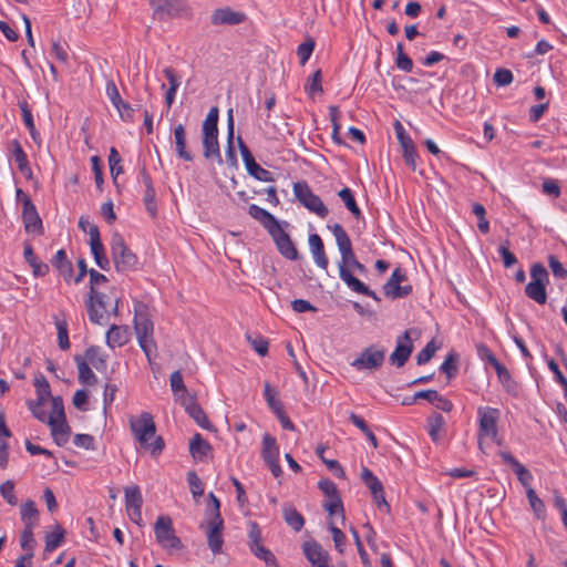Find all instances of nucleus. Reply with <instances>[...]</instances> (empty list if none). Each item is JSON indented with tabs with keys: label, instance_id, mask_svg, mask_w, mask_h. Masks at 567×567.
I'll list each match as a JSON object with an SVG mask.
<instances>
[{
	"label": "nucleus",
	"instance_id": "1",
	"mask_svg": "<svg viewBox=\"0 0 567 567\" xmlns=\"http://www.w3.org/2000/svg\"><path fill=\"white\" fill-rule=\"evenodd\" d=\"M130 427L137 442L152 455L156 456L164 449V440L156 435V425L153 416L148 412H143L138 416L130 417Z\"/></svg>",
	"mask_w": 567,
	"mask_h": 567
},
{
	"label": "nucleus",
	"instance_id": "2",
	"mask_svg": "<svg viewBox=\"0 0 567 567\" xmlns=\"http://www.w3.org/2000/svg\"><path fill=\"white\" fill-rule=\"evenodd\" d=\"M134 329L141 349L145 353L147 361L152 363L153 355L156 352V343L153 338L154 326L144 303L135 306Z\"/></svg>",
	"mask_w": 567,
	"mask_h": 567
},
{
	"label": "nucleus",
	"instance_id": "3",
	"mask_svg": "<svg viewBox=\"0 0 567 567\" xmlns=\"http://www.w3.org/2000/svg\"><path fill=\"white\" fill-rule=\"evenodd\" d=\"M328 228L332 231L341 255V261L339 262V276L343 282L349 286L350 279H357L350 271L352 260L357 259L350 237L340 224L328 226Z\"/></svg>",
	"mask_w": 567,
	"mask_h": 567
},
{
	"label": "nucleus",
	"instance_id": "4",
	"mask_svg": "<svg viewBox=\"0 0 567 567\" xmlns=\"http://www.w3.org/2000/svg\"><path fill=\"white\" fill-rule=\"evenodd\" d=\"M478 432L477 443L482 453L488 454L496 442V410L489 406L477 409Z\"/></svg>",
	"mask_w": 567,
	"mask_h": 567
},
{
	"label": "nucleus",
	"instance_id": "5",
	"mask_svg": "<svg viewBox=\"0 0 567 567\" xmlns=\"http://www.w3.org/2000/svg\"><path fill=\"white\" fill-rule=\"evenodd\" d=\"M111 254L117 271L127 272L136 268L137 257L126 246L123 237L120 234H114L112 236Z\"/></svg>",
	"mask_w": 567,
	"mask_h": 567
},
{
	"label": "nucleus",
	"instance_id": "6",
	"mask_svg": "<svg viewBox=\"0 0 567 567\" xmlns=\"http://www.w3.org/2000/svg\"><path fill=\"white\" fill-rule=\"evenodd\" d=\"M532 281L525 287L526 296L544 305L547 301L546 284L548 282V272L542 264L533 265L530 269Z\"/></svg>",
	"mask_w": 567,
	"mask_h": 567
},
{
	"label": "nucleus",
	"instance_id": "7",
	"mask_svg": "<svg viewBox=\"0 0 567 567\" xmlns=\"http://www.w3.org/2000/svg\"><path fill=\"white\" fill-rule=\"evenodd\" d=\"M295 197L308 210L316 214L320 218H324L329 214V209L323 204L321 198L313 194L307 182H297L293 184Z\"/></svg>",
	"mask_w": 567,
	"mask_h": 567
},
{
	"label": "nucleus",
	"instance_id": "8",
	"mask_svg": "<svg viewBox=\"0 0 567 567\" xmlns=\"http://www.w3.org/2000/svg\"><path fill=\"white\" fill-rule=\"evenodd\" d=\"M157 543L167 550H181L183 544L175 535L173 522L169 516H159L154 526Z\"/></svg>",
	"mask_w": 567,
	"mask_h": 567
},
{
	"label": "nucleus",
	"instance_id": "9",
	"mask_svg": "<svg viewBox=\"0 0 567 567\" xmlns=\"http://www.w3.org/2000/svg\"><path fill=\"white\" fill-rule=\"evenodd\" d=\"M384 360L385 350L370 346L360 352L359 357L351 362V367L358 371L373 373L383 365Z\"/></svg>",
	"mask_w": 567,
	"mask_h": 567
},
{
	"label": "nucleus",
	"instance_id": "10",
	"mask_svg": "<svg viewBox=\"0 0 567 567\" xmlns=\"http://www.w3.org/2000/svg\"><path fill=\"white\" fill-rule=\"evenodd\" d=\"M202 528H205L207 545L214 555L221 553L224 545L223 529L224 519L223 517H208L200 524Z\"/></svg>",
	"mask_w": 567,
	"mask_h": 567
},
{
	"label": "nucleus",
	"instance_id": "11",
	"mask_svg": "<svg viewBox=\"0 0 567 567\" xmlns=\"http://www.w3.org/2000/svg\"><path fill=\"white\" fill-rule=\"evenodd\" d=\"M238 147L243 157V161L245 163L247 172L255 177L256 179L260 182H274V175L271 172L262 168L254 158L250 150L245 144L241 136L237 137Z\"/></svg>",
	"mask_w": 567,
	"mask_h": 567
},
{
	"label": "nucleus",
	"instance_id": "12",
	"mask_svg": "<svg viewBox=\"0 0 567 567\" xmlns=\"http://www.w3.org/2000/svg\"><path fill=\"white\" fill-rule=\"evenodd\" d=\"M413 330H405L396 339L394 351L390 354V362L396 367H403L413 351L411 333Z\"/></svg>",
	"mask_w": 567,
	"mask_h": 567
},
{
	"label": "nucleus",
	"instance_id": "13",
	"mask_svg": "<svg viewBox=\"0 0 567 567\" xmlns=\"http://www.w3.org/2000/svg\"><path fill=\"white\" fill-rule=\"evenodd\" d=\"M406 279L405 271L401 268H395L389 280L383 286V292L386 297L392 299L405 297L411 293V286H400Z\"/></svg>",
	"mask_w": 567,
	"mask_h": 567
},
{
	"label": "nucleus",
	"instance_id": "14",
	"mask_svg": "<svg viewBox=\"0 0 567 567\" xmlns=\"http://www.w3.org/2000/svg\"><path fill=\"white\" fill-rule=\"evenodd\" d=\"M23 212L22 219L24 229L27 233H35L38 235L43 234L42 220L38 214V210L29 196L23 198Z\"/></svg>",
	"mask_w": 567,
	"mask_h": 567
},
{
	"label": "nucleus",
	"instance_id": "15",
	"mask_svg": "<svg viewBox=\"0 0 567 567\" xmlns=\"http://www.w3.org/2000/svg\"><path fill=\"white\" fill-rule=\"evenodd\" d=\"M274 238L278 250L280 254L289 260H297L299 258V254L297 248L295 247L290 236L281 228V226H277L274 230L269 233Z\"/></svg>",
	"mask_w": 567,
	"mask_h": 567
},
{
	"label": "nucleus",
	"instance_id": "16",
	"mask_svg": "<svg viewBox=\"0 0 567 567\" xmlns=\"http://www.w3.org/2000/svg\"><path fill=\"white\" fill-rule=\"evenodd\" d=\"M91 252L96 265L102 270L110 269V260L105 255L104 246L101 241L100 230L97 226H91L89 230Z\"/></svg>",
	"mask_w": 567,
	"mask_h": 567
},
{
	"label": "nucleus",
	"instance_id": "17",
	"mask_svg": "<svg viewBox=\"0 0 567 567\" xmlns=\"http://www.w3.org/2000/svg\"><path fill=\"white\" fill-rule=\"evenodd\" d=\"M361 478L369 487L372 495H380L379 509L389 513L390 505L385 501L383 485L380 480L367 467H363Z\"/></svg>",
	"mask_w": 567,
	"mask_h": 567
},
{
	"label": "nucleus",
	"instance_id": "18",
	"mask_svg": "<svg viewBox=\"0 0 567 567\" xmlns=\"http://www.w3.org/2000/svg\"><path fill=\"white\" fill-rule=\"evenodd\" d=\"M246 16L243 12H236L230 8L216 9L210 18L214 25H236L245 20Z\"/></svg>",
	"mask_w": 567,
	"mask_h": 567
},
{
	"label": "nucleus",
	"instance_id": "19",
	"mask_svg": "<svg viewBox=\"0 0 567 567\" xmlns=\"http://www.w3.org/2000/svg\"><path fill=\"white\" fill-rule=\"evenodd\" d=\"M235 121L234 111L229 109L227 112V147L225 152V162L229 167H237V155L234 146Z\"/></svg>",
	"mask_w": 567,
	"mask_h": 567
},
{
	"label": "nucleus",
	"instance_id": "20",
	"mask_svg": "<svg viewBox=\"0 0 567 567\" xmlns=\"http://www.w3.org/2000/svg\"><path fill=\"white\" fill-rule=\"evenodd\" d=\"M308 243L316 265L322 270L327 271L329 259L326 255L321 237L318 234H311L309 236Z\"/></svg>",
	"mask_w": 567,
	"mask_h": 567
},
{
	"label": "nucleus",
	"instance_id": "21",
	"mask_svg": "<svg viewBox=\"0 0 567 567\" xmlns=\"http://www.w3.org/2000/svg\"><path fill=\"white\" fill-rule=\"evenodd\" d=\"M85 307L87 310L90 321L95 324H106L110 320L111 315H113L110 309L96 303V301L91 300L89 297L85 300Z\"/></svg>",
	"mask_w": 567,
	"mask_h": 567
},
{
	"label": "nucleus",
	"instance_id": "22",
	"mask_svg": "<svg viewBox=\"0 0 567 567\" xmlns=\"http://www.w3.org/2000/svg\"><path fill=\"white\" fill-rule=\"evenodd\" d=\"M248 213L255 220L259 221L268 230V233L279 226V223L275 216L258 205L251 204L249 206Z\"/></svg>",
	"mask_w": 567,
	"mask_h": 567
},
{
	"label": "nucleus",
	"instance_id": "23",
	"mask_svg": "<svg viewBox=\"0 0 567 567\" xmlns=\"http://www.w3.org/2000/svg\"><path fill=\"white\" fill-rule=\"evenodd\" d=\"M190 417L203 429L209 430L212 423L209 422L204 410L194 401L193 398L185 399L182 403Z\"/></svg>",
	"mask_w": 567,
	"mask_h": 567
},
{
	"label": "nucleus",
	"instance_id": "24",
	"mask_svg": "<svg viewBox=\"0 0 567 567\" xmlns=\"http://www.w3.org/2000/svg\"><path fill=\"white\" fill-rule=\"evenodd\" d=\"M203 156L206 159L215 161L218 165L223 164V157L219 151L218 136H202Z\"/></svg>",
	"mask_w": 567,
	"mask_h": 567
},
{
	"label": "nucleus",
	"instance_id": "25",
	"mask_svg": "<svg viewBox=\"0 0 567 567\" xmlns=\"http://www.w3.org/2000/svg\"><path fill=\"white\" fill-rule=\"evenodd\" d=\"M174 141L178 157L186 162H192L194 159V155L186 147V131L183 124L175 126Z\"/></svg>",
	"mask_w": 567,
	"mask_h": 567
},
{
	"label": "nucleus",
	"instance_id": "26",
	"mask_svg": "<svg viewBox=\"0 0 567 567\" xmlns=\"http://www.w3.org/2000/svg\"><path fill=\"white\" fill-rule=\"evenodd\" d=\"M416 398L427 400L444 412H450L453 409V403L449 399L443 398L436 390H421L416 392Z\"/></svg>",
	"mask_w": 567,
	"mask_h": 567
},
{
	"label": "nucleus",
	"instance_id": "27",
	"mask_svg": "<svg viewBox=\"0 0 567 567\" xmlns=\"http://www.w3.org/2000/svg\"><path fill=\"white\" fill-rule=\"evenodd\" d=\"M128 341L126 327L112 324L106 332V343L110 348L122 347Z\"/></svg>",
	"mask_w": 567,
	"mask_h": 567
},
{
	"label": "nucleus",
	"instance_id": "28",
	"mask_svg": "<svg viewBox=\"0 0 567 567\" xmlns=\"http://www.w3.org/2000/svg\"><path fill=\"white\" fill-rule=\"evenodd\" d=\"M89 298L96 303L104 306L110 309L111 312L116 316L118 310V297L111 296V293L102 292L100 290L89 291Z\"/></svg>",
	"mask_w": 567,
	"mask_h": 567
},
{
	"label": "nucleus",
	"instance_id": "29",
	"mask_svg": "<svg viewBox=\"0 0 567 567\" xmlns=\"http://www.w3.org/2000/svg\"><path fill=\"white\" fill-rule=\"evenodd\" d=\"M212 451L210 444L199 433H196L189 442V452L196 461H203Z\"/></svg>",
	"mask_w": 567,
	"mask_h": 567
},
{
	"label": "nucleus",
	"instance_id": "30",
	"mask_svg": "<svg viewBox=\"0 0 567 567\" xmlns=\"http://www.w3.org/2000/svg\"><path fill=\"white\" fill-rule=\"evenodd\" d=\"M23 256L25 261L32 267L34 276L43 277L49 272V266L37 258L30 244H24Z\"/></svg>",
	"mask_w": 567,
	"mask_h": 567
},
{
	"label": "nucleus",
	"instance_id": "31",
	"mask_svg": "<svg viewBox=\"0 0 567 567\" xmlns=\"http://www.w3.org/2000/svg\"><path fill=\"white\" fill-rule=\"evenodd\" d=\"M261 457L266 464L279 460V447L277 441L268 433L262 437Z\"/></svg>",
	"mask_w": 567,
	"mask_h": 567
},
{
	"label": "nucleus",
	"instance_id": "32",
	"mask_svg": "<svg viewBox=\"0 0 567 567\" xmlns=\"http://www.w3.org/2000/svg\"><path fill=\"white\" fill-rule=\"evenodd\" d=\"M51 262L65 280L71 279L73 267L64 249L58 250Z\"/></svg>",
	"mask_w": 567,
	"mask_h": 567
},
{
	"label": "nucleus",
	"instance_id": "33",
	"mask_svg": "<svg viewBox=\"0 0 567 567\" xmlns=\"http://www.w3.org/2000/svg\"><path fill=\"white\" fill-rule=\"evenodd\" d=\"M218 107L212 106L203 122L202 136H218Z\"/></svg>",
	"mask_w": 567,
	"mask_h": 567
},
{
	"label": "nucleus",
	"instance_id": "34",
	"mask_svg": "<svg viewBox=\"0 0 567 567\" xmlns=\"http://www.w3.org/2000/svg\"><path fill=\"white\" fill-rule=\"evenodd\" d=\"M405 164L412 169H416V159L419 157L415 144L410 136L403 137V140L399 141Z\"/></svg>",
	"mask_w": 567,
	"mask_h": 567
},
{
	"label": "nucleus",
	"instance_id": "35",
	"mask_svg": "<svg viewBox=\"0 0 567 567\" xmlns=\"http://www.w3.org/2000/svg\"><path fill=\"white\" fill-rule=\"evenodd\" d=\"M172 391L177 400L182 403L185 399H190L188 395L187 388L184 383L183 375L181 371H174L169 378Z\"/></svg>",
	"mask_w": 567,
	"mask_h": 567
},
{
	"label": "nucleus",
	"instance_id": "36",
	"mask_svg": "<svg viewBox=\"0 0 567 567\" xmlns=\"http://www.w3.org/2000/svg\"><path fill=\"white\" fill-rule=\"evenodd\" d=\"M49 426L51 427V435L56 445H65L70 436V426L68 425L66 420L53 422V425Z\"/></svg>",
	"mask_w": 567,
	"mask_h": 567
},
{
	"label": "nucleus",
	"instance_id": "37",
	"mask_svg": "<svg viewBox=\"0 0 567 567\" xmlns=\"http://www.w3.org/2000/svg\"><path fill=\"white\" fill-rule=\"evenodd\" d=\"M151 4L158 11L167 14H177L185 7L184 0H150Z\"/></svg>",
	"mask_w": 567,
	"mask_h": 567
},
{
	"label": "nucleus",
	"instance_id": "38",
	"mask_svg": "<svg viewBox=\"0 0 567 567\" xmlns=\"http://www.w3.org/2000/svg\"><path fill=\"white\" fill-rule=\"evenodd\" d=\"M50 414L47 415V424L53 425V422L64 421L65 413H64V405L63 400L61 396H53L50 400Z\"/></svg>",
	"mask_w": 567,
	"mask_h": 567
},
{
	"label": "nucleus",
	"instance_id": "39",
	"mask_svg": "<svg viewBox=\"0 0 567 567\" xmlns=\"http://www.w3.org/2000/svg\"><path fill=\"white\" fill-rule=\"evenodd\" d=\"M20 515L24 527L30 523L33 528L37 526L39 511L33 501H27L20 506Z\"/></svg>",
	"mask_w": 567,
	"mask_h": 567
},
{
	"label": "nucleus",
	"instance_id": "40",
	"mask_svg": "<svg viewBox=\"0 0 567 567\" xmlns=\"http://www.w3.org/2000/svg\"><path fill=\"white\" fill-rule=\"evenodd\" d=\"M284 518L285 522L296 532H300L305 525L302 515L291 505L284 507Z\"/></svg>",
	"mask_w": 567,
	"mask_h": 567
},
{
	"label": "nucleus",
	"instance_id": "41",
	"mask_svg": "<svg viewBox=\"0 0 567 567\" xmlns=\"http://www.w3.org/2000/svg\"><path fill=\"white\" fill-rule=\"evenodd\" d=\"M75 362L79 370V381L82 384H93L96 381V375L91 370L85 359H83L81 355H75Z\"/></svg>",
	"mask_w": 567,
	"mask_h": 567
},
{
	"label": "nucleus",
	"instance_id": "42",
	"mask_svg": "<svg viewBox=\"0 0 567 567\" xmlns=\"http://www.w3.org/2000/svg\"><path fill=\"white\" fill-rule=\"evenodd\" d=\"M65 536V530L60 525H56L55 529L45 535V553H52L63 542Z\"/></svg>",
	"mask_w": 567,
	"mask_h": 567
},
{
	"label": "nucleus",
	"instance_id": "43",
	"mask_svg": "<svg viewBox=\"0 0 567 567\" xmlns=\"http://www.w3.org/2000/svg\"><path fill=\"white\" fill-rule=\"evenodd\" d=\"M498 381L502 382V384L504 385L505 390L513 396H517L519 391H520V386L518 385L517 382H515L514 380H512V377L509 374V372L506 370V368L502 364L498 363Z\"/></svg>",
	"mask_w": 567,
	"mask_h": 567
},
{
	"label": "nucleus",
	"instance_id": "44",
	"mask_svg": "<svg viewBox=\"0 0 567 567\" xmlns=\"http://www.w3.org/2000/svg\"><path fill=\"white\" fill-rule=\"evenodd\" d=\"M125 493V506L127 508H142L143 497L141 489L137 485L127 486L124 489Z\"/></svg>",
	"mask_w": 567,
	"mask_h": 567
},
{
	"label": "nucleus",
	"instance_id": "45",
	"mask_svg": "<svg viewBox=\"0 0 567 567\" xmlns=\"http://www.w3.org/2000/svg\"><path fill=\"white\" fill-rule=\"evenodd\" d=\"M249 549L255 557L262 560L267 566L278 567L276 556L262 543L250 546Z\"/></svg>",
	"mask_w": 567,
	"mask_h": 567
},
{
	"label": "nucleus",
	"instance_id": "46",
	"mask_svg": "<svg viewBox=\"0 0 567 567\" xmlns=\"http://www.w3.org/2000/svg\"><path fill=\"white\" fill-rule=\"evenodd\" d=\"M322 507L329 513L330 516L339 515L341 523L346 520L344 508L340 495L329 497L327 502L322 504Z\"/></svg>",
	"mask_w": 567,
	"mask_h": 567
},
{
	"label": "nucleus",
	"instance_id": "47",
	"mask_svg": "<svg viewBox=\"0 0 567 567\" xmlns=\"http://www.w3.org/2000/svg\"><path fill=\"white\" fill-rule=\"evenodd\" d=\"M338 196L343 202L346 207L349 209V212L355 217H361V210L359 206L357 205V202L354 199L353 193L350 188L344 187L341 190H339Z\"/></svg>",
	"mask_w": 567,
	"mask_h": 567
},
{
	"label": "nucleus",
	"instance_id": "48",
	"mask_svg": "<svg viewBox=\"0 0 567 567\" xmlns=\"http://www.w3.org/2000/svg\"><path fill=\"white\" fill-rule=\"evenodd\" d=\"M326 451V446L318 445L316 449L317 456L327 465V467L333 472V474L339 478H344L346 473L340 463L336 460H329V457H324L323 453Z\"/></svg>",
	"mask_w": 567,
	"mask_h": 567
},
{
	"label": "nucleus",
	"instance_id": "49",
	"mask_svg": "<svg viewBox=\"0 0 567 567\" xmlns=\"http://www.w3.org/2000/svg\"><path fill=\"white\" fill-rule=\"evenodd\" d=\"M444 425H445V420L439 413H435L427 419L429 435L432 439V441H434V442L439 441L440 432L442 431Z\"/></svg>",
	"mask_w": 567,
	"mask_h": 567
},
{
	"label": "nucleus",
	"instance_id": "50",
	"mask_svg": "<svg viewBox=\"0 0 567 567\" xmlns=\"http://www.w3.org/2000/svg\"><path fill=\"white\" fill-rule=\"evenodd\" d=\"M526 496L528 498L529 505L534 511L537 518H545L546 508L544 502L537 496L536 492L533 488H528L526 491Z\"/></svg>",
	"mask_w": 567,
	"mask_h": 567
},
{
	"label": "nucleus",
	"instance_id": "51",
	"mask_svg": "<svg viewBox=\"0 0 567 567\" xmlns=\"http://www.w3.org/2000/svg\"><path fill=\"white\" fill-rule=\"evenodd\" d=\"M264 395L268 406L275 412H280L282 403L277 398V391L268 383H265Z\"/></svg>",
	"mask_w": 567,
	"mask_h": 567
},
{
	"label": "nucleus",
	"instance_id": "52",
	"mask_svg": "<svg viewBox=\"0 0 567 567\" xmlns=\"http://www.w3.org/2000/svg\"><path fill=\"white\" fill-rule=\"evenodd\" d=\"M34 386L37 390L38 399L47 401L51 399L50 384L43 374H38L34 378Z\"/></svg>",
	"mask_w": 567,
	"mask_h": 567
},
{
	"label": "nucleus",
	"instance_id": "53",
	"mask_svg": "<svg viewBox=\"0 0 567 567\" xmlns=\"http://www.w3.org/2000/svg\"><path fill=\"white\" fill-rule=\"evenodd\" d=\"M89 361L96 370L105 368V359L100 354L97 347H90L85 351V361Z\"/></svg>",
	"mask_w": 567,
	"mask_h": 567
},
{
	"label": "nucleus",
	"instance_id": "54",
	"mask_svg": "<svg viewBox=\"0 0 567 567\" xmlns=\"http://www.w3.org/2000/svg\"><path fill=\"white\" fill-rule=\"evenodd\" d=\"M121 156L115 147H112L110 150L109 155V165H110V172L114 181H116V177L123 173V166L121 165Z\"/></svg>",
	"mask_w": 567,
	"mask_h": 567
},
{
	"label": "nucleus",
	"instance_id": "55",
	"mask_svg": "<svg viewBox=\"0 0 567 567\" xmlns=\"http://www.w3.org/2000/svg\"><path fill=\"white\" fill-rule=\"evenodd\" d=\"M329 530L331 532L336 549L342 554L347 542L344 533L332 520L329 522Z\"/></svg>",
	"mask_w": 567,
	"mask_h": 567
},
{
	"label": "nucleus",
	"instance_id": "56",
	"mask_svg": "<svg viewBox=\"0 0 567 567\" xmlns=\"http://www.w3.org/2000/svg\"><path fill=\"white\" fill-rule=\"evenodd\" d=\"M33 527L31 526V523L24 527L23 532L21 533L20 537V544L21 547L27 550V553H33V547L35 544L34 537H33Z\"/></svg>",
	"mask_w": 567,
	"mask_h": 567
},
{
	"label": "nucleus",
	"instance_id": "57",
	"mask_svg": "<svg viewBox=\"0 0 567 567\" xmlns=\"http://www.w3.org/2000/svg\"><path fill=\"white\" fill-rule=\"evenodd\" d=\"M322 74L321 70H317L312 76L309 79L308 83L306 84V91L310 95L321 94L322 93V85H321Z\"/></svg>",
	"mask_w": 567,
	"mask_h": 567
},
{
	"label": "nucleus",
	"instance_id": "58",
	"mask_svg": "<svg viewBox=\"0 0 567 567\" xmlns=\"http://www.w3.org/2000/svg\"><path fill=\"white\" fill-rule=\"evenodd\" d=\"M1 496L8 502L9 505L14 506L18 503V498L14 494V483L11 480L6 481L0 485Z\"/></svg>",
	"mask_w": 567,
	"mask_h": 567
},
{
	"label": "nucleus",
	"instance_id": "59",
	"mask_svg": "<svg viewBox=\"0 0 567 567\" xmlns=\"http://www.w3.org/2000/svg\"><path fill=\"white\" fill-rule=\"evenodd\" d=\"M473 213L477 217V228L482 234H487L489 230L488 220L485 218L486 212L483 205L474 204Z\"/></svg>",
	"mask_w": 567,
	"mask_h": 567
},
{
	"label": "nucleus",
	"instance_id": "60",
	"mask_svg": "<svg viewBox=\"0 0 567 567\" xmlns=\"http://www.w3.org/2000/svg\"><path fill=\"white\" fill-rule=\"evenodd\" d=\"M47 400H40L37 401H29L28 406L31 413L35 419H38L40 422L47 423V412L44 410V403Z\"/></svg>",
	"mask_w": 567,
	"mask_h": 567
},
{
	"label": "nucleus",
	"instance_id": "61",
	"mask_svg": "<svg viewBox=\"0 0 567 567\" xmlns=\"http://www.w3.org/2000/svg\"><path fill=\"white\" fill-rule=\"evenodd\" d=\"M439 347L435 344L434 340L430 341L424 349H422L417 355H416V363L417 364H425L427 363L432 357L435 354Z\"/></svg>",
	"mask_w": 567,
	"mask_h": 567
},
{
	"label": "nucleus",
	"instance_id": "62",
	"mask_svg": "<svg viewBox=\"0 0 567 567\" xmlns=\"http://www.w3.org/2000/svg\"><path fill=\"white\" fill-rule=\"evenodd\" d=\"M315 49V41L312 39H308L302 42L297 50V54L300 59V63L303 65L311 56Z\"/></svg>",
	"mask_w": 567,
	"mask_h": 567
},
{
	"label": "nucleus",
	"instance_id": "63",
	"mask_svg": "<svg viewBox=\"0 0 567 567\" xmlns=\"http://www.w3.org/2000/svg\"><path fill=\"white\" fill-rule=\"evenodd\" d=\"M187 482L194 498L200 497L204 494V487L202 481L195 472H189L187 475Z\"/></svg>",
	"mask_w": 567,
	"mask_h": 567
},
{
	"label": "nucleus",
	"instance_id": "64",
	"mask_svg": "<svg viewBox=\"0 0 567 567\" xmlns=\"http://www.w3.org/2000/svg\"><path fill=\"white\" fill-rule=\"evenodd\" d=\"M440 370L449 378L453 377L457 372V355L455 353H450L441 364Z\"/></svg>",
	"mask_w": 567,
	"mask_h": 567
}]
</instances>
